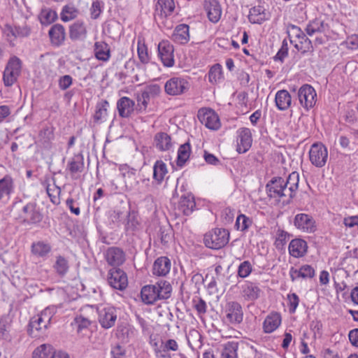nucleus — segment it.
Instances as JSON below:
<instances>
[{"instance_id":"obj_9","label":"nucleus","mask_w":358,"mask_h":358,"mask_svg":"<svg viewBox=\"0 0 358 358\" xmlns=\"http://www.w3.org/2000/svg\"><path fill=\"white\" fill-rule=\"evenodd\" d=\"M294 224L298 229L309 234L315 232L317 229L316 223L313 217L310 215L306 213L296 215Z\"/></svg>"},{"instance_id":"obj_26","label":"nucleus","mask_w":358,"mask_h":358,"mask_svg":"<svg viewBox=\"0 0 358 358\" xmlns=\"http://www.w3.org/2000/svg\"><path fill=\"white\" fill-rule=\"evenodd\" d=\"M289 275L292 281L299 278H312L315 275V269L308 264L301 266L299 269L292 267L289 270Z\"/></svg>"},{"instance_id":"obj_24","label":"nucleus","mask_w":358,"mask_h":358,"mask_svg":"<svg viewBox=\"0 0 358 358\" xmlns=\"http://www.w3.org/2000/svg\"><path fill=\"white\" fill-rule=\"evenodd\" d=\"M171 261L166 257L157 258L153 264V274L157 276H165L171 269Z\"/></svg>"},{"instance_id":"obj_25","label":"nucleus","mask_w":358,"mask_h":358,"mask_svg":"<svg viewBox=\"0 0 358 358\" xmlns=\"http://www.w3.org/2000/svg\"><path fill=\"white\" fill-rule=\"evenodd\" d=\"M84 169L83 158L81 155H76L68 163L66 170L69 171L72 179H78L79 174Z\"/></svg>"},{"instance_id":"obj_48","label":"nucleus","mask_w":358,"mask_h":358,"mask_svg":"<svg viewBox=\"0 0 358 358\" xmlns=\"http://www.w3.org/2000/svg\"><path fill=\"white\" fill-rule=\"evenodd\" d=\"M119 170L126 183L132 180L136 181V169L131 168L127 164H122L120 166Z\"/></svg>"},{"instance_id":"obj_23","label":"nucleus","mask_w":358,"mask_h":358,"mask_svg":"<svg viewBox=\"0 0 358 358\" xmlns=\"http://www.w3.org/2000/svg\"><path fill=\"white\" fill-rule=\"evenodd\" d=\"M289 252L294 257H301L307 252L308 245L306 241L301 238L292 240L289 245Z\"/></svg>"},{"instance_id":"obj_57","label":"nucleus","mask_w":358,"mask_h":358,"mask_svg":"<svg viewBox=\"0 0 358 358\" xmlns=\"http://www.w3.org/2000/svg\"><path fill=\"white\" fill-rule=\"evenodd\" d=\"M287 300L289 310L291 313H294L299 305V298L295 293H292L287 295Z\"/></svg>"},{"instance_id":"obj_51","label":"nucleus","mask_w":358,"mask_h":358,"mask_svg":"<svg viewBox=\"0 0 358 358\" xmlns=\"http://www.w3.org/2000/svg\"><path fill=\"white\" fill-rule=\"evenodd\" d=\"M295 48L299 50L302 51L303 52L313 51V49L311 41L306 36V34L302 36L299 39V43L295 45Z\"/></svg>"},{"instance_id":"obj_47","label":"nucleus","mask_w":358,"mask_h":358,"mask_svg":"<svg viewBox=\"0 0 358 358\" xmlns=\"http://www.w3.org/2000/svg\"><path fill=\"white\" fill-rule=\"evenodd\" d=\"M69 267L68 261L64 257L62 256L57 257V260L54 264V268L59 275H64L67 273Z\"/></svg>"},{"instance_id":"obj_4","label":"nucleus","mask_w":358,"mask_h":358,"mask_svg":"<svg viewBox=\"0 0 358 358\" xmlns=\"http://www.w3.org/2000/svg\"><path fill=\"white\" fill-rule=\"evenodd\" d=\"M267 194L271 198L280 201L282 199L283 203H288L292 199L291 194L286 192V186L284 179L282 178H274L267 184Z\"/></svg>"},{"instance_id":"obj_63","label":"nucleus","mask_w":358,"mask_h":358,"mask_svg":"<svg viewBox=\"0 0 358 358\" xmlns=\"http://www.w3.org/2000/svg\"><path fill=\"white\" fill-rule=\"evenodd\" d=\"M72 84V78L69 75L62 76L59 80V88L62 90H66Z\"/></svg>"},{"instance_id":"obj_11","label":"nucleus","mask_w":358,"mask_h":358,"mask_svg":"<svg viewBox=\"0 0 358 358\" xmlns=\"http://www.w3.org/2000/svg\"><path fill=\"white\" fill-rule=\"evenodd\" d=\"M197 116L199 121L210 129L217 130L220 127L217 115L211 109H200Z\"/></svg>"},{"instance_id":"obj_8","label":"nucleus","mask_w":358,"mask_h":358,"mask_svg":"<svg viewBox=\"0 0 358 358\" xmlns=\"http://www.w3.org/2000/svg\"><path fill=\"white\" fill-rule=\"evenodd\" d=\"M108 282L113 288L123 290L128 285L127 275L123 270L113 268L108 271Z\"/></svg>"},{"instance_id":"obj_19","label":"nucleus","mask_w":358,"mask_h":358,"mask_svg":"<svg viewBox=\"0 0 358 358\" xmlns=\"http://www.w3.org/2000/svg\"><path fill=\"white\" fill-rule=\"evenodd\" d=\"M204 8L210 22L216 23L220 20L222 8L217 0H205Z\"/></svg>"},{"instance_id":"obj_27","label":"nucleus","mask_w":358,"mask_h":358,"mask_svg":"<svg viewBox=\"0 0 358 358\" xmlns=\"http://www.w3.org/2000/svg\"><path fill=\"white\" fill-rule=\"evenodd\" d=\"M196 207L194 197L191 194L181 196L178 203V210L184 215H190Z\"/></svg>"},{"instance_id":"obj_18","label":"nucleus","mask_w":358,"mask_h":358,"mask_svg":"<svg viewBox=\"0 0 358 358\" xmlns=\"http://www.w3.org/2000/svg\"><path fill=\"white\" fill-rule=\"evenodd\" d=\"M226 317L232 324H240L243 319L241 305L237 301H230L226 306Z\"/></svg>"},{"instance_id":"obj_16","label":"nucleus","mask_w":358,"mask_h":358,"mask_svg":"<svg viewBox=\"0 0 358 358\" xmlns=\"http://www.w3.org/2000/svg\"><path fill=\"white\" fill-rule=\"evenodd\" d=\"M15 189V180L10 174L5 175L0 179V201L10 200Z\"/></svg>"},{"instance_id":"obj_14","label":"nucleus","mask_w":358,"mask_h":358,"mask_svg":"<svg viewBox=\"0 0 358 358\" xmlns=\"http://www.w3.org/2000/svg\"><path fill=\"white\" fill-rule=\"evenodd\" d=\"M104 257L107 263L116 268L124 264L126 260L124 252L117 247H110L104 253Z\"/></svg>"},{"instance_id":"obj_17","label":"nucleus","mask_w":358,"mask_h":358,"mask_svg":"<svg viewBox=\"0 0 358 358\" xmlns=\"http://www.w3.org/2000/svg\"><path fill=\"white\" fill-rule=\"evenodd\" d=\"M252 138L250 129L242 127L237 131V148L238 153L246 152L252 145Z\"/></svg>"},{"instance_id":"obj_2","label":"nucleus","mask_w":358,"mask_h":358,"mask_svg":"<svg viewBox=\"0 0 358 358\" xmlns=\"http://www.w3.org/2000/svg\"><path fill=\"white\" fill-rule=\"evenodd\" d=\"M56 313L57 308L55 306H48L41 313L32 317L29 324V334L36 338L45 333Z\"/></svg>"},{"instance_id":"obj_46","label":"nucleus","mask_w":358,"mask_h":358,"mask_svg":"<svg viewBox=\"0 0 358 358\" xmlns=\"http://www.w3.org/2000/svg\"><path fill=\"white\" fill-rule=\"evenodd\" d=\"M78 10L72 5L65 6L61 13V19L64 22H69L73 20L78 15Z\"/></svg>"},{"instance_id":"obj_64","label":"nucleus","mask_w":358,"mask_h":358,"mask_svg":"<svg viewBox=\"0 0 358 358\" xmlns=\"http://www.w3.org/2000/svg\"><path fill=\"white\" fill-rule=\"evenodd\" d=\"M156 358H172L170 353L161 346L156 347L154 350Z\"/></svg>"},{"instance_id":"obj_1","label":"nucleus","mask_w":358,"mask_h":358,"mask_svg":"<svg viewBox=\"0 0 358 358\" xmlns=\"http://www.w3.org/2000/svg\"><path fill=\"white\" fill-rule=\"evenodd\" d=\"M172 287L166 280H159L155 285L143 287L141 291L142 301L145 304H152L158 300L169 299Z\"/></svg>"},{"instance_id":"obj_59","label":"nucleus","mask_w":358,"mask_h":358,"mask_svg":"<svg viewBox=\"0 0 358 358\" xmlns=\"http://www.w3.org/2000/svg\"><path fill=\"white\" fill-rule=\"evenodd\" d=\"M194 308L199 315H203L207 311V305L204 300L201 298L193 300Z\"/></svg>"},{"instance_id":"obj_12","label":"nucleus","mask_w":358,"mask_h":358,"mask_svg":"<svg viewBox=\"0 0 358 358\" xmlns=\"http://www.w3.org/2000/svg\"><path fill=\"white\" fill-rule=\"evenodd\" d=\"M175 9L173 0H158L155 5V19L162 22L170 16Z\"/></svg>"},{"instance_id":"obj_61","label":"nucleus","mask_w":358,"mask_h":358,"mask_svg":"<svg viewBox=\"0 0 358 358\" xmlns=\"http://www.w3.org/2000/svg\"><path fill=\"white\" fill-rule=\"evenodd\" d=\"M75 322L78 325V331L87 328L91 324L90 320L82 315L77 316L75 318Z\"/></svg>"},{"instance_id":"obj_13","label":"nucleus","mask_w":358,"mask_h":358,"mask_svg":"<svg viewBox=\"0 0 358 358\" xmlns=\"http://www.w3.org/2000/svg\"><path fill=\"white\" fill-rule=\"evenodd\" d=\"M99 322L104 329H109L115 325L117 320L116 310L112 306H105L98 309Z\"/></svg>"},{"instance_id":"obj_5","label":"nucleus","mask_w":358,"mask_h":358,"mask_svg":"<svg viewBox=\"0 0 358 358\" xmlns=\"http://www.w3.org/2000/svg\"><path fill=\"white\" fill-rule=\"evenodd\" d=\"M22 61L16 56L10 58L6 66L3 75L4 85L7 87L12 86L20 74Z\"/></svg>"},{"instance_id":"obj_32","label":"nucleus","mask_w":358,"mask_h":358,"mask_svg":"<svg viewBox=\"0 0 358 358\" xmlns=\"http://www.w3.org/2000/svg\"><path fill=\"white\" fill-rule=\"evenodd\" d=\"M54 138V129L52 127L46 126L40 131L38 143L45 149H49L51 141Z\"/></svg>"},{"instance_id":"obj_35","label":"nucleus","mask_w":358,"mask_h":358,"mask_svg":"<svg viewBox=\"0 0 358 358\" xmlns=\"http://www.w3.org/2000/svg\"><path fill=\"white\" fill-rule=\"evenodd\" d=\"M237 341H228L222 345L220 358H238Z\"/></svg>"},{"instance_id":"obj_52","label":"nucleus","mask_w":358,"mask_h":358,"mask_svg":"<svg viewBox=\"0 0 358 358\" xmlns=\"http://www.w3.org/2000/svg\"><path fill=\"white\" fill-rule=\"evenodd\" d=\"M137 52L140 61L143 64H147L150 61L147 46L141 40L138 41Z\"/></svg>"},{"instance_id":"obj_41","label":"nucleus","mask_w":358,"mask_h":358,"mask_svg":"<svg viewBox=\"0 0 358 358\" xmlns=\"http://www.w3.org/2000/svg\"><path fill=\"white\" fill-rule=\"evenodd\" d=\"M38 18L43 25H49L57 20V14L52 9L45 8L41 10Z\"/></svg>"},{"instance_id":"obj_6","label":"nucleus","mask_w":358,"mask_h":358,"mask_svg":"<svg viewBox=\"0 0 358 358\" xmlns=\"http://www.w3.org/2000/svg\"><path fill=\"white\" fill-rule=\"evenodd\" d=\"M309 158L316 167H323L328 159L327 148L322 143H313L309 150Z\"/></svg>"},{"instance_id":"obj_60","label":"nucleus","mask_w":358,"mask_h":358,"mask_svg":"<svg viewBox=\"0 0 358 358\" xmlns=\"http://www.w3.org/2000/svg\"><path fill=\"white\" fill-rule=\"evenodd\" d=\"M149 101L150 97L145 94L143 92L141 94H138L137 96V106L139 108V110H145L148 106Z\"/></svg>"},{"instance_id":"obj_56","label":"nucleus","mask_w":358,"mask_h":358,"mask_svg":"<svg viewBox=\"0 0 358 358\" xmlns=\"http://www.w3.org/2000/svg\"><path fill=\"white\" fill-rule=\"evenodd\" d=\"M143 92L150 98L155 97L160 94L162 88L158 84H150L146 86Z\"/></svg>"},{"instance_id":"obj_37","label":"nucleus","mask_w":358,"mask_h":358,"mask_svg":"<svg viewBox=\"0 0 358 358\" xmlns=\"http://www.w3.org/2000/svg\"><path fill=\"white\" fill-rule=\"evenodd\" d=\"M248 19L252 23H262L266 20L265 9L261 6H254L250 10Z\"/></svg>"},{"instance_id":"obj_22","label":"nucleus","mask_w":358,"mask_h":358,"mask_svg":"<svg viewBox=\"0 0 358 358\" xmlns=\"http://www.w3.org/2000/svg\"><path fill=\"white\" fill-rule=\"evenodd\" d=\"M261 293V289L255 283L245 282L241 288V296L248 301H253L257 299Z\"/></svg>"},{"instance_id":"obj_34","label":"nucleus","mask_w":358,"mask_h":358,"mask_svg":"<svg viewBox=\"0 0 358 358\" xmlns=\"http://www.w3.org/2000/svg\"><path fill=\"white\" fill-rule=\"evenodd\" d=\"M49 36L53 44L57 45L62 44L66 36L64 27L59 24L53 25L49 31Z\"/></svg>"},{"instance_id":"obj_28","label":"nucleus","mask_w":358,"mask_h":358,"mask_svg":"<svg viewBox=\"0 0 358 358\" xmlns=\"http://www.w3.org/2000/svg\"><path fill=\"white\" fill-rule=\"evenodd\" d=\"M94 53L95 57L102 62H107L110 58V47L108 43L103 41L94 43Z\"/></svg>"},{"instance_id":"obj_15","label":"nucleus","mask_w":358,"mask_h":358,"mask_svg":"<svg viewBox=\"0 0 358 358\" xmlns=\"http://www.w3.org/2000/svg\"><path fill=\"white\" fill-rule=\"evenodd\" d=\"M173 46L167 41H162L158 45V54L164 66L174 65Z\"/></svg>"},{"instance_id":"obj_20","label":"nucleus","mask_w":358,"mask_h":358,"mask_svg":"<svg viewBox=\"0 0 358 358\" xmlns=\"http://www.w3.org/2000/svg\"><path fill=\"white\" fill-rule=\"evenodd\" d=\"M22 217L24 221L28 223H37L42 220V215L36 210V205L34 203H29L22 208Z\"/></svg>"},{"instance_id":"obj_54","label":"nucleus","mask_w":358,"mask_h":358,"mask_svg":"<svg viewBox=\"0 0 358 358\" xmlns=\"http://www.w3.org/2000/svg\"><path fill=\"white\" fill-rule=\"evenodd\" d=\"M252 224V220L245 215H240L237 217L236 226L241 231L246 230Z\"/></svg>"},{"instance_id":"obj_50","label":"nucleus","mask_w":358,"mask_h":358,"mask_svg":"<svg viewBox=\"0 0 358 358\" xmlns=\"http://www.w3.org/2000/svg\"><path fill=\"white\" fill-rule=\"evenodd\" d=\"M222 78V66L219 64L213 65L208 73L209 82L214 84Z\"/></svg>"},{"instance_id":"obj_7","label":"nucleus","mask_w":358,"mask_h":358,"mask_svg":"<svg viewBox=\"0 0 358 358\" xmlns=\"http://www.w3.org/2000/svg\"><path fill=\"white\" fill-rule=\"evenodd\" d=\"M189 82L180 77H173L168 80L164 85L165 92L171 96L184 94L189 89Z\"/></svg>"},{"instance_id":"obj_29","label":"nucleus","mask_w":358,"mask_h":358,"mask_svg":"<svg viewBox=\"0 0 358 358\" xmlns=\"http://www.w3.org/2000/svg\"><path fill=\"white\" fill-rule=\"evenodd\" d=\"M275 106L280 110H286L292 103V97L288 91L281 90L277 92L275 96Z\"/></svg>"},{"instance_id":"obj_38","label":"nucleus","mask_w":358,"mask_h":358,"mask_svg":"<svg viewBox=\"0 0 358 358\" xmlns=\"http://www.w3.org/2000/svg\"><path fill=\"white\" fill-rule=\"evenodd\" d=\"M155 141L156 147L162 151L169 150L172 147L171 136L166 133H157L155 135Z\"/></svg>"},{"instance_id":"obj_43","label":"nucleus","mask_w":358,"mask_h":358,"mask_svg":"<svg viewBox=\"0 0 358 358\" xmlns=\"http://www.w3.org/2000/svg\"><path fill=\"white\" fill-rule=\"evenodd\" d=\"M45 189L47 194H48L50 201L54 204H59L60 203L59 194L61 193V189L58 186L55 185V182L53 184L45 183Z\"/></svg>"},{"instance_id":"obj_42","label":"nucleus","mask_w":358,"mask_h":358,"mask_svg":"<svg viewBox=\"0 0 358 358\" xmlns=\"http://www.w3.org/2000/svg\"><path fill=\"white\" fill-rule=\"evenodd\" d=\"M191 152V148L189 143L181 145L178 150L177 164L182 166L188 160Z\"/></svg>"},{"instance_id":"obj_30","label":"nucleus","mask_w":358,"mask_h":358,"mask_svg":"<svg viewBox=\"0 0 358 358\" xmlns=\"http://www.w3.org/2000/svg\"><path fill=\"white\" fill-rule=\"evenodd\" d=\"M134 101L128 97L124 96L120 99L117 103V108L120 116L128 117L134 111Z\"/></svg>"},{"instance_id":"obj_44","label":"nucleus","mask_w":358,"mask_h":358,"mask_svg":"<svg viewBox=\"0 0 358 358\" xmlns=\"http://www.w3.org/2000/svg\"><path fill=\"white\" fill-rule=\"evenodd\" d=\"M53 353V348L49 344H43L33 352V358H50Z\"/></svg>"},{"instance_id":"obj_3","label":"nucleus","mask_w":358,"mask_h":358,"mask_svg":"<svg viewBox=\"0 0 358 358\" xmlns=\"http://www.w3.org/2000/svg\"><path fill=\"white\" fill-rule=\"evenodd\" d=\"M229 240V232L224 229L216 228L204 236L206 247L218 250L226 245Z\"/></svg>"},{"instance_id":"obj_39","label":"nucleus","mask_w":358,"mask_h":358,"mask_svg":"<svg viewBox=\"0 0 358 358\" xmlns=\"http://www.w3.org/2000/svg\"><path fill=\"white\" fill-rule=\"evenodd\" d=\"M299 181V176L297 172H292L289 175L286 180L284 179V182L286 186V192H289L291 194L292 199L293 198L294 193L298 189Z\"/></svg>"},{"instance_id":"obj_31","label":"nucleus","mask_w":358,"mask_h":358,"mask_svg":"<svg viewBox=\"0 0 358 358\" xmlns=\"http://www.w3.org/2000/svg\"><path fill=\"white\" fill-rule=\"evenodd\" d=\"M173 40L179 44H185L189 41V26L185 24L178 25L172 35Z\"/></svg>"},{"instance_id":"obj_49","label":"nucleus","mask_w":358,"mask_h":358,"mask_svg":"<svg viewBox=\"0 0 358 358\" xmlns=\"http://www.w3.org/2000/svg\"><path fill=\"white\" fill-rule=\"evenodd\" d=\"M109 106L106 100H103L99 103L96 106V110L94 115L95 121L102 120L107 116V109Z\"/></svg>"},{"instance_id":"obj_21","label":"nucleus","mask_w":358,"mask_h":358,"mask_svg":"<svg viewBox=\"0 0 358 358\" xmlns=\"http://www.w3.org/2000/svg\"><path fill=\"white\" fill-rule=\"evenodd\" d=\"M329 29V27L324 20L316 18L309 22L305 30L308 36H312L316 34H326Z\"/></svg>"},{"instance_id":"obj_55","label":"nucleus","mask_w":358,"mask_h":358,"mask_svg":"<svg viewBox=\"0 0 358 358\" xmlns=\"http://www.w3.org/2000/svg\"><path fill=\"white\" fill-rule=\"evenodd\" d=\"M252 272V265L249 261L242 262L238 268V275L241 278L248 277Z\"/></svg>"},{"instance_id":"obj_62","label":"nucleus","mask_w":358,"mask_h":358,"mask_svg":"<svg viewBox=\"0 0 358 358\" xmlns=\"http://www.w3.org/2000/svg\"><path fill=\"white\" fill-rule=\"evenodd\" d=\"M15 27H12L11 25L7 24L4 27V32L7 36L8 41L10 42L12 45H14L13 43L15 39Z\"/></svg>"},{"instance_id":"obj_10","label":"nucleus","mask_w":358,"mask_h":358,"mask_svg":"<svg viewBox=\"0 0 358 358\" xmlns=\"http://www.w3.org/2000/svg\"><path fill=\"white\" fill-rule=\"evenodd\" d=\"M299 102L306 110L313 107L315 104L316 92L313 87L309 85H303L298 92Z\"/></svg>"},{"instance_id":"obj_36","label":"nucleus","mask_w":358,"mask_h":358,"mask_svg":"<svg viewBox=\"0 0 358 358\" xmlns=\"http://www.w3.org/2000/svg\"><path fill=\"white\" fill-rule=\"evenodd\" d=\"M87 35V29L83 22H74L69 30V36L72 40H80L85 38Z\"/></svg>"},{"instance_id":"obj_58","label":"nucleus","mask_w":358,"mask_h":358,"mask_svg":"<svg viewBox=\"0 0 358 358\" xmlns=\"http://www.w3.org/2000/svg\"><path fill=\"white\" fill-rule=\"evenodd\" d=\"M15 28L16 38L28 37L31 34V28L27 24H24L22 26H15Z\"/></svg>"},{"instance_id":"obj_45","label":"nucleus","mask_w":358,"mask_h":358,"mask_svg":"<svg viewBox=\"0 0 358 358\" xmlns=\"http://www.w3.org/2000/svg\"><path fill=\"white\" fill-rule=\"evenodd\" d=\"M51 250L50 245L42 241L34 243L31 245V252L34 255L38 257H44Z\"/></svg>"},{"instance_id":"obj_53","label":"nucleus","mask_w":358,"mask_h":358,"mask_svg":"<svg viewBox=\"0 0 358 358\" xmlns=\"http://www.w3.org/2000/svg\"><path fill=\"white\" fill-rule=\"evenodd\" d=\"M103 3L101 1H94L90 8L91 18L93 20L97 19L103 11Z\"/></svg>"},{"instance_id":"obj_40","label":"nucleus","mask_w":358,"mask_h":358,"mask_svg":"<svg viewBox=\"0 0 358 358\" xmlns=\"http://www.w3.org/2000/svg\"><path fill=\"white\" fill-rule=\"evenodd\" d=\"M166 164L162 160H157L153 167V178L158 184H160L167 173Z\"/></svg>"},{"instance_id":"obj_33","label":"nucleus","mask_w":358,"mask_h":358,"mask_svg":"<svg viewBox=\"0 0 358 358\" xmlns=\"http://www.w3.org/2000/svg\"><path fill=\"white\" fill-rule=\"evenodd\" d=\"M281 323L280 315L278 313H273L268 315L263 324V328L265 333L269 334L274 331Z\"/></svg>"}]
</instances>
